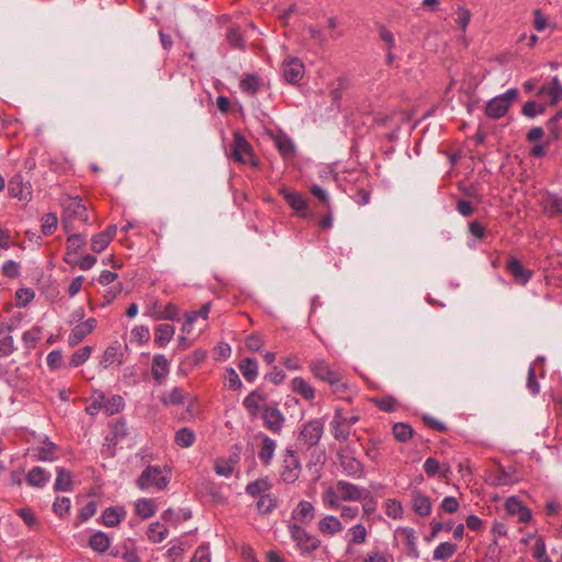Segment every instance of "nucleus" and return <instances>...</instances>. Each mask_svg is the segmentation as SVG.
<instances>
[{"mask_svg": "<svg viewBox=\"0 0 562 562\" xmlns=\"http://www.w3.org/2000/svg\"><path fill=\"white\" fill-rule=\"evenodd\" d=\"M310 370L316 379L327 383L334 394L341 395L347 392L348 385L344 381L342 374L334 370L325 360L311 361Z\"/></svg>", "mask_w": 562, "mask_h": 562, "instance_id": "nucleus-1", "label": "nucleus"}, {"mask_svg": "<svg viewBox=\"0 0 562 562\" xmlns=\"http://www.w3.org/2000/svg\"><path fill=\"white\" fill-rule=\"evenodd\" d=\"M60 204L63 207L61 224L66 232L74 229L71 222L75 220L88 223V210L80 196L65 195L61 198Z\"/></svg>", "mask_w": 562, "mask_h": 562, "instance_id": "nucleus-2", "label": "nucleus"}, {"mask_svg": "<svg viewBox=\"0 0 562 562\" xmlns=\"http://www.w3.org/2000/svg\"><path fill=\"white\" fill-rule=\"evenodd\" d=\"M288 528L291 539L295 542L302 555L311 557L321 548L322 541L316 536L308 533L304 527L290 524Z\"/></svg>", "mask_w": 562, "mask_h": 562, "instance_id": "nucleus-3", "label": "nucleus"}, {"mask_svg": "<svg viewBox=\"0 0 562 562\" xmlns=\"http://www.w3.org/2000/svg\"><path fill=\"white\" fill-rule=\"evenodd\" d=\"M519 91L517 88H510L504 93L491 99L485 106V114L487 117L498 120L505 116L512 105V102L518 98Z\"/></svg>", "mask_w": 562, "mask_h": 562, "instance_id": "nucleus-4", "label": "nucleus"}, {"mask_svg": "<svg viewBox=\"0 0 562 562\" xmlns=\"http://www.w3.org/2000/svg\"><path fill=\"white\" fill-rule=\"evenodd\" d=\"M169 483V479L162 475L161 468L159 465H147L138 479L136 485L139 490L145 491L150 486H155L158 490H165Z\"/></svg>", "mask_w": 562, "mask_h": 562, "instance_id": "nucleus-5", "label": "nucleus"}, {"mask_svg": "<svg viewBox=\"0 0 562 562\" xmlns=\"http://www.w3.org/2000/svg\"><path fill=\"white\" fill-rule=\"evenodd\" d=\"M301 474V462L295 451L288 448L284 451L280 476L286 484H293Z\"/></svg>", "mask_w": 562, "mask_h": 562, "instance_id": "nucleus-6", "label": "nucleus"}, {"mask_svg": "<svg viewBox=\"0 0 562 562\" xmlns=\"http://www.w3.org/2000/svg\"><path fill=\"white\" fill-rule=\"evenodd\" d=\"M232 157L240 164H250L251 166H258L257 159L255 158L252 147L247 139L238 132L234 133V143L232 145Z\"/></svg>", "mask_w": 562, "mask_h": 562, "instance_id": "nucleus-7", "label": "nucleus"}, {"mask_svg": "<svg viewBox=\"0 0 562 562\" xmlns=\"http://www.w3.org/2000/svg\"><path fill=\"white\" fill-rule=\"evenodd\" d=\"M324 432V424L321 419H313L303 424L297 441H303L306 449L317 446Z\"/></svg>", "mask_w": 562, "mask_h": 562, "instance_id": "nucleus-8", "label": "nucleus"}, {"mask_svg": "<svg viewBox=\"0 0 562 562\" xmlns=\"http://www.w3.org/2000/svg\"><path fill=\"white\" fill-rule=\"evenodd\" d=\"M261 409L263 426L272 434H281L284 427L285 417L278 406L265 405Z\"/></svg>", "mask_w": 562, "mask_h": 562, "instance_id": "nucleus-9", "label": "nucleus"}, {"mask_svg": "<svg viewBox=\"0 0 562 562\" xmlns=\"http://www.w3.org/2000/svg\"><path fill=\"white\" fill-rule=\"evenodd\" d=\"M284 81L291 85H297L304 76L305 67L297 57H286L281 66Z\"/></svg>", "mask_w": 562, "mask_h": 562, "instance_id": "nucleus-10", "label": "nucleus"}, {"mask_svg": "<svg viewBox=\"0 0 562 562\" xmlns=\"http://www.w3.org/2000/svg\"><path fill=\"white\" fill-rule=\"evenodd\" d=\"M8 192L12 198L26 201L31 200L33 190L30 180H25L21 173H16L9 180Z\"/></svg>", "mask_w": 562, "mask_h": 562, "instance_id": "nucleus-11", "label": "nucleus"}, {"mask_svg": "<svg viewBox=\"0 0 562 562\" xmlns=\"http://www.w3.org/2000/svg\"><path fill=\"white\" fill-rule=\"evenodd\" d=\"M336 488L344 502H359L369 497V491L344 480L336 483Z\"/></svg>", "mask_w": 562, "mask_h": 562, "instance_id": "nucleus-12", "label": "nucleus"}, {"mask_svg": "<svg viewBox=\"0 0 562 562\" xmlns=\"http://www.w3.org/2000/svg\"><path fill=\"white\" fill-rule=\"evenodd\" d=\"M279 193L300 217L306 218L308 216L307 200L302 193L289 191L284 187L279 189Z\"/></svg>", "mask_w": 562, "mask_h": 562, "instance_id": "nucleus-13", "label": "nucleus"}, {"mask_svg": "<svg viewBox=\"0 0 562 562\" xmlns=\"http://www.w3.org/2000/svg\"><path fill=\"white\" fill-rule=\"evenodd\" d=\"M339 465L344 473L352 479H361L364 475V465L357 458L345 454L342 452L337 453Z\"/></svg>", "mask_w": 562, "mask_h": 562, "instance_id": "nucleus-14", "label": "nucleus"}, {"mask_svg": "<svg viewBox=\"0 0 562 562\" xmlns=\"http://www.w3.org/2000/svg\"><path fill=\"white\" fill-rule=\"evenodd\" d=\"M505 510L510 516H517L520 522H528L532 518L531 510L515 496L507 498Z\"/></svg>", "mask_w": 562, "mask_h": 562, "instance_id": "nucleus-15", "label": "nucleus"}, {"mask_svg": "<svg viewBox=\"0 0 562 562\" xmlns=\"http://www.w3.org/2000/svg\"><path fill=\"white\" fill-rule=\"evenodd\" d=\"M123 356L122 346L115 340L105 348L99 363L103 369H108L113 363L121 366L123 363Z\"/></svg>", "mask_w": 562, "mask_h": 562, "instance_id": "nucleus-16", "label": "nucleus"}, {"mask_svg": "<svg viewBox=\"0 0 562 562\" xmlns=\"http://www.w3.org/2000/svg\"><path fill=\"white\" fill-rule=\"evenodd\" d=\"M505 269L516 281H529L533 274L532 270L526 268L515 256L508 258Z\"/></svg>", "mask_w": 562, "mask_h": 562, "instance_id": "nucleus-17", "label": "nucleus"}, {"mask_svg": "<svg viewBox=\"0 0 562 562\" xmlns=\"http://www.w3.org/2000/svg\"><path fill=\"white\" fill-rule=\"evenodd\" d=\"M368 531L362 524L352 526L346 537L348 538V544L346 548V554H353V544H362L367 541Z\"/></svg>", "mask_w": 562, "mask_h": 562, "instance_id": "nucleus-18", "label": "nucleus"}, {"mask_svg": "<svg viewBox=\"0 0 562 562\" xmlns=\"http://www.w3.org/2000/svg\"><path fill=\"white\" fill-rule=\"evenodd\" d=\"M170 371V362L164 355H156L153 358L151 375L153 379L161 383L167 378Z\"/></svg>", "mask_w": 562, "mask_h": 562, "instance_id": "nucleus-19", "label": "nucleus"}, {"mask_svg": "<svg viewBox=\"0 0 562 562\" xmlns=\"http://www.w3.org/2000/svg\"><path fill=\"white\" fill-rule=\"evenodd\" d=\"M50 473L42 467H34L29 471L25 481L30 486L42 488L50 480Z\"/></svg>", "mask_w": 562, "mask_h": 562, "instance_id": "nucleus-20", "label": "nucleus"}, {"mask_svg": "<svg viewBox=\"0 0 562 562\" xmlns=\"http://www.w3.org/2000/svg\"><path fill=\"white\" fill-rule=\"evenodd\" d=\"M396 533L404 537L406 554L411 558L417 559L419 557V551L417 549V537L415 530L411 527H400L397 528Z\"/></svg>", "mask_w": 562, "mask_h": 562, "instance_id": "nucleus-21", "label": "nucleus"}, {"mask_svg": "<svg viewBox=\"0 0 562 562\" xmlns=\"http://www.w3.org/2000/svg\"><path fill=\"white\" fill-rule=\"evenodd\" d=\"M266 401V395L258 390L251 391L243 401V406L251 418H256L260 411V402Z\"/></svg>", "mask_w": 562, "mask_h": 562, "instance_id": "nucleus-22", "label": "nucleus"}, {"mask_svg": "<svg viewBox=\"0 0 562 562\" xmlns=\"http://www.w3.org/2000/svg\"><path fill=\"white\" fill-rule=\"evenodd\" d=\"M315 508L308 501L299 502L297 506L292 512V519L306 524L314 519Z\"/></svg>", "mask_w": 562, "mask_h": 562, "instance_id": "nucleus-23", "label": "nucleus"}, {"mask_svg": "<svg viewBox=\"0 0 562 562\" xmlns=\"http://www.w3.org/2000/svg\"><path fill=\"white\" fill-rule=\"evenodd\" d=\"M56 473H57V476H56L55 484H54V491L70 492L72 490V485H74L72 473L63 467L56 468Z\"/></svg>", "mask_w": 562, "mask_h": 562, "instance_id": "nucleus-24", "label": "nucleus"}, {"mask_svg": "<svg viewBox=\"0 0 562 562\" xmlns=\"http://www.w3.org/2000/svg\"><path fill=\"white\" fill-rule=\"evenodd\" d=\"M258 436L262 439V445L258 452V458L265 465H269L273 458L277 443L273 439L263 432H259Z\"/></svg>", "mask_w": 562, "mask_h": 562, "instance_id": "nucleus-25", "label": "nucleus"}, {"mask_svg": "<svg viewBox=\"0 0 562 562\" xmlns=\"http://www.w3.org/2000/svg\"><path fill=\"white\" fill-rule=\"evenodd\" d=\"M175 326L171 324H159L155 328L154 344L158 348L166 347L175 335Z\"/></svg>", "mask_w": 562, "mask_h": 562, "instance_id": "nucleus-26", "label": "nucleus"}, {"mask_svg": "<svg viewBox=\"0 0 562 562\" xmlns=\"http://www.w3.org/2000/svg\"><path fill=\"white\" fill-rule=\"evenodd\" d=\"M291 390L306 401H312L315 397V389L301 376H295L291 381Z\"/></svg>", "mask_w": 562, "mask_h": 562, "instance_id": "nucleus-27", "label": "nucleus"}, {"mask_svg": "<svg viewBox=\"0 0 562 562\" xmlns=\"http://www.w3.org/2000/svg\"><path fill=\"white\" fill-rule=\"evenodd\" d=\"M317 526L321 533L328 536H334L342 530L340 520L333 515L325 516Z\"/></svg>", "mask_w": 562, "mask_h": 562, "instance_id": "nucleus-28", "label": "nucleus"}, {"mask_svg": "<svg viewBox=\"0 0 562 562\" xmlns=\"http://www.w3.org/2000/svg\"><path fill=\"white\" fill-rule=\"evenodd\" d=\"M262 87V79L256 74L246 75L239 82L243 93L256 94Z\"/></svg>", "mask_w": 562, "mask_h": 562, "instance_id": "nucleus-29", "label": "nucleus"}, {"mask_svg": "<svg viewBox=\"0 0 562 562\" xmlns=\"http://www.w3.org/2000/svg\"><path fill=\"white\" fill-rule=\"evenodd\" d=\"M126 512L123 507H108L102 513V522L106 527L117 526L125 517Z\"/></svg>", "mask_w": 562, "mask_h": 562, "instance_id": "nucleus-30", "label": "nucleus"}, {"mask_svg": "<svg viewBox=\"0 0 562 562\" xmlns=\"http://www.w3.org/2000/svg\"><path fill=\"white\" fill-rule=\"evenodd\" d=\"M238 369L247 382H254L258 376V361L255 358H244L240 360Z\"/></svg>", "mask_w": 562, "mask_h": 562, "instance_id": "nucleus-31", "label": "nucleus"}, {"mask_svg": "<svg viewBox=\"0 0 562 562\" xmlns=\"http://www.w3.org/2000/svg\"><path fill=\"white\" fill-rule=\"evenodd\" d=\"M274 143L283 159L289 160L295 156V146L289 136L279 135L276 137Z\"/></svg>", "mask_w": 562, "mask_h": 562, "instance_id": "nucleus-32", "label": "nucleus"}, {"mask_svg": "<svg viewBox=\"0 0 562 562\" xmlns=\"http://www.w3.org/2000/svg\"><path fill=\"white\" fill-rule=\"evenodd\" d=\"M413 510L422 517L429 516L431 513V503L428 496L422 493L413 494Z\"/></svg>", "mask_w": 562, "mask_h": 562, "instance_id": "nucleus-33", "label": "nucleus"}, {"mask_svg": "<svg viewBox=\"0 0 562 562\" xmlns=\"http://www.w3.org/2000/svg\"><path fill=\"white\" fill-rule=\"evenodd\" d=\"M157 507L151 498H139L135 503V514L142 519H148L156 514Z\"/></svg>", "mask_w": 562, "mask_h": 562, "instance_id": "nucleus-34", "label": "nucleus"}, {"mask_svg": "<svg viewBox=\"0 0 562 562\" xmlns=\"http://www.w3.org/2000/svg\"><path fill=\"white\" fill-rule=\"evenodd\" d=\"M544 212L553 217L562 214V198L554 193H548L543 199Z\"/></svg>", "mask_w": 562, "mask_h": 562, "instance_id": "nucleus-35", "label": "nucleus"}, {"mask_svg": "<svg viewBox=\"0 0 562 562\" xmlns=\"http://www.w3.org/2000/svg\"><path fill=\"white\" fill-rule=\"evenodd\" d=\"M271 487L272 484L268 476H263L256 481L249 482L245 487V492L251 497H257L261 495V493L270 491Z\"/></svg>", "mask_w": 562, "mask_h": 562, "instance_id": "nucleus-36", "label": "nucleus"}, {"mask_svg": "<svg viewBox=\"0 0 562 562\" xmlns=\"http://www.w3.org/2000/svg\"><path fill=\"white\" fill-rule=\"evenodd\" d=\"M111 544L109 536L103 531H95L89 538V546L92 550L103 553Z\"/></svg>", "mask_w": 562, "mask_h": 562, "instance_id": "nucleus-37", "label": "nucleus"}, {"mask_svg": "<svg viewBox=\"0 0 562 562\" xmlns=\"http://www.w3.org/2000/svg\"><path fill=\"white\" fill-rule=\"evenodd\" d=\"M44 446L36 449L34 454L38 461H53L56 457L58 446L50 441L48 438L44 440Z\"/></svg>", "mask_w": 562, "mask_h": 562, "instance_id": "nucleus-38", "label": "nucleus"}, {"mask_svg": "<svg viewBox=\"0 0 562 562\" xmlns=\"http://www.w3.org/2000/svg\"><path fill=\"white\" fill-rule=\"evenodd\" d=\"M226 40L232 48L245 50L246 41L239 26H231L227 30Z\"/></svg>", "mask_w": 562, "mask_h": 562, "instance_id": "nucleus-39", "label": "nucleus"}, {"mask_svg": "<svg viewBox=\"0 0 562 562\" xmlns=\"http://www.w3.org/2000/svg\"><path fill=\"white\" fill-rule=\"evenodd\" d=\"M394 438L400 442H407L415 434L414 428L407 423H395L392 427Z\"/></svg>", "mask_w": 562, "mask_h": 562, "instance_id": "nucleus-40", "label": "nucleus"}, {"mask_svg": "<svg viewBox=\"0 0 562 562\" xmlns=\"http://www.w3.org/2000/svg\"><path fill=\"white\" fill-rule=\"evenodd\" d=\"M168 536V529L159 521L151 522L147 529L148 540L153 543H160Z\"/></svg>", "mask_w": 562, "mask_h": 562, "instance_id": "nucleus-41", "label": "nucleus"}, {"mask_svg": "<svg viewBox=\"0 0 562 562\" xmlns=\"http://www.w3.org/2000/svg\"><path fill=\"white\" fill-rule=\"evenodd\" d=\"M194 441H195V434L191 428L182 427L176 431L175 442L179 447L189 448V447L193 446Z\"/></svg>", "mask_w": 562, "mask_h": 562, "instance_id": "nucleus-42", "label": "nucleus"}, {"mask_svg": "<svg viewBox=\"0 0 562 562\" xmlns=\"http://www.w3.org/2000/svg\"><path fill=\"white\" fill-rule=\"evenodd\" d=\"M539 93H547L550 97V102L552 105L557 104L559 101L562 100V85L559 80V78L555 76L551 80L550 88L546 89L542 87L539 91Z\"/></svg>", "mask_w": 562, "mask_h": 562, "instance_id": "nucleus-43", "label": "nucleus"}, {"mask_svg": "<svg viewBox=\"0 0 562 562\" xmlns=\"http://www.w3.org/2000/svg\"><path fill=\"white\" fill-rule=\"evenodd\" d=\"M457 551V544L452 542H441L437 548L434 550V560L437 561H446L449 558H451Z\"/></svg>", "mask_w": 562, "mask_h": 562, "instance_id": "nucleus-44", "label": "nucleus"}, {"mask_svg": "<svg viewBox=\"0 0 562 562\" xmlns=\"http://www.w3.org/2000/svg\"><path fill=\"white\" fill-rule=\"evenodd\" d=\"M277 498L270 494H263L258 499L256 506L260 515H269L277 508Z\"/></svg>", "mask_w": 562, "mask_h": 562, "instance_id": "nucleus-45", "label": "nucleus"}, {"mask_svg": "<svg viewBox=\"0 0 562 562\" xmlns=\"http://www.w3.org/2000/svg\"><path fill=\"white\" fill-rule=\"evenodd\" d=\"M112 429V438L106 437V440L114 441L116 443L119 440H122L127 437L128 429L124 418H119L114 420L111 425Z\"/></svg>", "mask_w": 562, "mask_h": 562, "instance_id": "nucleus-46", "label": "nucleus"}, {"mask_svg": "<svg viewBox=\"0 0 562 562\" xmlns=\"http://www.w3.org/2000/svg\"><path fill=\"white\" fill-rule=\"evenodd\" d=\"M93 348L91 346H85L76 350L68 363L70 368H78L82 366L91 356Z\"/></svg>", "mask_w": 562, "mask_h": 562, "instance_id": "nucleus-47", "label": "nucleus"}, {"mask_svg": "<svg viewBox=\"0 0 562 562\" xmlns=\"http://www.w3.org/2000/svg\"><path fill=\"white\" fill-rule=\"evenodd\" d=\"M124 407V400L121 395H113L109 400H104L103 409L106 415L117 414Z\"/></svg>", "mask_w": 562, "mask_h": 562, "instance_id": "nucleus-48", "label": "nucleus"}, {"mask_svg": "<svg viewBox=\"0 0 562 562\" xmlns=\"http://www.w3.org/2000/svg\"><path fill=\"white\" fill-rule=\"evenodd\" d=\"M502 559V548L496 539H492V542L487 546L483 562H499Z\"/></svg>", "mask_w": 562, "mask_h": 562, "instance_id": "nucleus-49", "label": "nucleus"}, {"mask_svg": "<svg viewBox=\"0 0 562 562\" xmlns=\"http://www.w3.org/2000/svg\"><path fill=\"white\" fill-rule=\"evenodd\" d=\"M35 296V292L31 288H20L15 291V305L25 307Z\"/></svg>", "mask_w": 562, "mask_h": 562, "instance_id": "nucleus-50", "label": "nucleus"}, {"mask_svg": "<svg viewBox=\"0 0 562 562\" xmlns=\"http://www.w3.org/2000/svg\"><path fill=\"white\" fill-rule=\"evenodd\" d=\"M89 331L82 326L81 323L77 324L68 336V345L75 347L79 345L87 336Z\"/></svg>", "mask_w": 562, "mask_h": 562, "instance_id": "nucleus-51", "label": "nucleus"}, {"mask_svg": "<svg viewBox=\"0 0 562 562\" xmlns=\"http://www.w3.org/2000/svg\"><path fill=\"white\" fill-rule=\"evenodd\" d=\"M453 527V522L451 520L447 521V522H440V521H437V520H431L430 522V532L428 536L425 537V540L427 542H430L432 539H435L439 532H441L442 530L445 531H450Z\"/></svg>", "mask_w": 562, "mask_h": 562, "instance_id": "nucleus-52", "label": "nucleus"}, {"mask_svg": "<svg viewBox=\"0 0 562 562\" xmlns=\"http://www.w3.org/2000/svg\"><path fill=\"white\" fill-rule=\"evenodd\" d=\"M373 402L379 409L385 413H392L397 407V401L392 395H385L380 398H374Z\"/></svg>", "mask_w": 562, "mask_h": 562, "instance_id": "nucleus-53", "label": "nucleus"}, {"mask_svg": "<svg viewBox=\"0 0 562 562\" xmlns=\"http://www.w3.org/2000/svg\"><path fill=\"white\" fill-rule=\"evenodd\" d=\"M526 387L531 395H538L540 393V384L537 381L535 363L530 364L528 368Z\"/></svg>", "mask_w": 562, "mask_h": 562, "instance_id": "nucleus-54", "label": "nucleus"}, {"mask_svg": "<svg viewBox=\"0 0 562 562\" xmlns=\"http://www.w3.org/2000/svg\"><path fill=\"white\" fill-rule=\"evenodd\" d=\"M67 255L76 254L86 245V237L82 234H71L67 238Z\"/></svg>", "mask_w": 562, "mask_h": 562, "instance_id": "nucleus-55", "label": "nucleus"}, {"mask_svg": "<svg viewBox=\"0 0 562 562\" xmlns=\"http://www.w3.org/2000/svg\"><path fill=\"white\" fill-rule=\"evenodd\" d=\"M468 231H469L470 235L474 237L475 240L482 241L487 236V231H486L485 226L477 220L469 222Z\"/></svg>", "mask_w": 562, "mask_h": 562, "instance_id": "nucleus-56", "label": "nucleus"}, {"mask_svg": "<svg viewBox=\"0 0 562 562\" xmlns=\"http://www.w3.org/2000/svg\"><path fill=\"white\" fill-rule=\"evenodd\" d=\"M58 224V218L54 213H47L42 217V232L45 236L54 233Z\"/></svg>", "mask_w": 562, "mask_h": 562, "instance_id": "nucleus-57", "label": "nucleus"}, {"mask_svg": "<svg viewBox=\"0 0 562 562\" xmlns=\"http://www.w3.org/2000/svg\"><path fill=\"white\" fill-rule=\"evenodd\" d=\"M333 422L337 425L351 427L359 422L358 415L345 416L340 408L335 409Z\"/></svg>", "mask_w": 562, "mask_h": 562, "instance_id": "nucleus-58", "label": "nucleus"}, {"mask_svg": "<svg viewBox=\"0 0 562 562\" xmlns=\"http://www.w3.org/2000/svg\"><path fill=\"white\" fill-rule=\"evenodd\" d=\"M385 514L393 519L403 517L402 504L396 499H387L385 504Z\"/></svg>", "mask_w": 562, "mask_h": 562, "instance_id": "nucleus-59", "label": "nucleus"}, {"mask_svg": "<svg viewBox=\"0 0 562 562\" xmlns=\"http://www.w3.org/2000/svg\"><path fill=\"white\" fill-rule=\"evenodd\" d=\"M41 339V328L35 326L26 330L22 335V340L27 348H34L36 342Z\"/></svg>", "mask_w": 562, "mask_h": 562, "instance_id": "nucleus-60", "label": "nucleus"}, {"mask_svg": "<svg viewBox=\"0 0 562 562\" xmlns=\"http://www.w3.org/2000/svg\"><path fill=\"white\" fill-rule=\"evenodd\" d=\"M323 501L329 508L337 509L339 508V501L341 499L336 487H328L323 494Z\"/></svg>", "mask_w": 562, "mask_h": 562, "instance_id": "nucleus-61", "label": "nucleus"}, {"mask_svg": "<svg viewBox=\"0 0 562 562\" xmlns=\"http://www.w3.org/2000/svg\"><path fill=\"white\" fill-rule=\"evenodd\" d=\"M70 509V499L68 497H57L53 504L54 513L60 518L65 517Z\"/></svg>", "mask_w": 562, "mask_h": 562, "instance_id": "nucleus-62", "label": "nucleus"}, {"mask_svg": "<svg viewBox=\"0 0 562 562\" xmlns=\"http://www.w3.org/2000/svg\"><path fill=\"white\" fill-rule=\"evenodd\" d=\"M1 271L5 278L18 279L20 277V265L14 260H7L2 265Z\"/></svg>", "mask_w": 562, "mask_h": 562, "instance_id": "nucleus-63", "label": "nucleus"}, {"mask_svg": "<svg viewBox=\"0 0 562 562\" xmlns=\"http://www.w3.org/2000/svg\"><path fill=\"white\" fill-rule=\"evenodd\" d=\"M191 562H211L210 544H200L195 549Z\"/></svg>", "mask_w": 562, "mask_h": 562, "instance_id": "nucleus-64", "label": "nucleus"}]
</instances>
